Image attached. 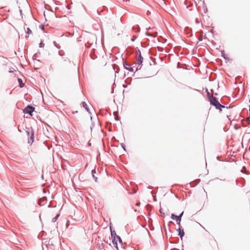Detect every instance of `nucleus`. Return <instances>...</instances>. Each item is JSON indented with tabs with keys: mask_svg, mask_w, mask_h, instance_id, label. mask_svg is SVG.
<instances>
[{
	"mask_svg": "<svg viewBox=\"0 0 250 250\" xmlns=\"http://www.w3.org/2000/svg\"><path fill=\"white\" fill-rule=\"evenodd\" d=\"M47 213L49 217H53L52 219V222H55L60 216V214L57 211V209L55 208L49 209L47 211Z\"/></svg>",
	"mask_w": 250,
	"mask_h": 250,
	"instance_id": "nucleus-1",
	"label": "nucleus"
},
{
	"mask_svg": "<svg viewBox=\"0 0 250 250\" xmlns=\"http://www.w3.org/2000/svg\"><path fill=\"white\" fill-rule=\"evenodd\" d=\"M210 104L216 107L217 109H219L220 111H222V108H225V106L221 104L217 101L216 98L212 97L209 99Z\"/></svg>",
	"mask_w": 250,
	"mask_h": 250,
	"instance_id": "nucleus-2",
	"label": "nucleus"
},
{
	"mask_svg": "<svg viewBox=\"0 0 250 250\" xmlns=\"http://www.w3.org/2000/svg\"><path fill=\"white\" fill-rule=\"evenodd\" d=\"M111 239L112 240L113 245L114 246V247L118 249L117 240H119V242L122 243V241L121 238L119 236H114L113 233L111 232Z\"/></svg>",
	"mask_w": 250,
	"mask_h": 250,
	"instance_id": "nucleus-3",
	"label": "nucleus"
},
{
	"mask_svg": "<svg viewBox=\"0 0 250 250\" xmlns=\"http://www.w3.org/2000/svg\"><path fill=\"white\" fill-rule=\"evenodd\" d=\"M27 135L30 139L28 140V143L32 144L33 142V138H34V132L32 130H29L28 131H26Z\"/></svg>",
	"mask_w": 250,
	"mask_h": 250,
	"instance_id": "nucleus-4",
	"label": "nucleus"
},
{
	"mask_svg": "<svg viewBox=\"0 0 250 250\" xmlns=\"http://www.w3.org/2000/svg\"><path fill=\"white\" fill-rule=\"evenodd\" d=\"M34 110V108L31 106H27L23 110V112L25 113H28L30 115H32V113Z\"/></svg>",
	"mask_w": 250,
	"mask_h": 250,
	"instance_id": "nucleus-5",
	"label": "nucleus"
},
{
	"mask_svg": "<svg viewBox=\"0 0 250 250\" xmlns=\"http://www.w3.org/2000/svg\"><path fill=\"white\" fill-rule=\"evenodd\" d=\"M171 217L173 220H175L178 224L180 225V223L181 220L180 219V216H176L174 214H172Z\"/></svg>",
	"mask_w": 250,
	"mask_h": 250,
	"instance_id": "nucleus-6",
	"label": "nucleus"
},
{
	"mask_svg": "<svg viewBox=\"0 0 250 250\" xmlns=\"http://www.w3.org/2000/svg\"><path fill=\"white\" fill-rule=\"evenodd\" d=\"M143 61V58L141 56V53L140 52L138 57L137 58V64L140 65V64H142Z\"/></svg>",
	"mask_w": 250,
	"mask_h": 250,
	"instance_id": "nucleus-7",
	"label": "nucleus"
},
{
	"mask_svg": "<svg viewBox=\"0 0 250 250\" xmlns=\"http://www.w3.org/2000/svg\"><path fill=\"white\" fill-rule=\"evenodd\" d=\"M179 235L180 236V237L182 238V237L184 235V232L183 230H181L180 228L179 229Z\"/></svg>",
	"mask_w": 250,
	"mask_h": 250,
	"instance_id": "nucleus-8",
	"label": "nucleus"
},
{
	"mask_svg": "<svg viewBox=\"0 0 250 250\" xmlns=\"http://www.w3.org/2000/svg\"><path fill=\"white\" fill-rule=\"evenodd\" d=\"M18 82L19 83L21 87H22L24 84L22 83V81L21 79H18Z\"/></svg>",
	"mask_w": 250,
	"mask_h": 250,
	"instance_id": "nucleus-9",
	"label": "nucleus"
},
{
	"mask_svg": "<svg viewBox=\"0 0 250 250\" xmlns=\"http://www.w3.org/2000/svg\"><path fill=\"white\" fill-rule=\"evenodd\" d=\"M83 107L88 111L89 112V109L87 107V105L85 102H83Z\"/></svg>",
	"mask_w": 250,
	"mask_h": 250,
	"instance_id": "nucleus-10",
	"label": "nucleus"
},
{
	"mask_svg": "<svg viewBox=\"0 0 250 250\" xmlns=\"http://www.w3.org/2000/svg\"><path fill=\"white\" fill-rule=\"evenodd\" d=\"M26 33L29 35V34H32V31L30 30V29L29 28H27V30L26 31Z\"/></svg>",
	"mask_w": 250,
	"mask_h": 250,
	"instance_id": "nucleus-11",
	"label": "nucleus"
},
{
	"mask_svg": "<svg viewBox=\"0 0 250 250\" xmlns=\"http://www.w3.org/2000/svg\"><path fill=\"white\" fill-rule=\"evenodd\" d=\"M92 173H93V177H94V173H96V170L95 169H93L92 170Z\"/></svg>",
	"mask_w": 250,
	"mask_h": 250,
	"instance_id": "nucleus-12",
	"label": "nucleus"
},
{
	"mask_svg": "<svg viewBox=\"0 0 250 250\" xmlns=\"http://www.w3.org/2000/svg\"><path fill=\"white\" fill-rule=\"evenodd\" d=\"M184 213V212H182L178 216H180V219H181V217Z\"/></svg>",
	"mask_w": 250,
	"mask_h": 250,
	"instance_id": "nucleus-13",
	"label": "nucleus"
},
{
	"mask_svg": "<svg viewBox=\"0 0 250 250\" xmlns=\"http://www.w3.org/2000/svg\"><path fill=\"white\" fill-rule=\"evenodd\" d=\"M40 27L43 30V26L42 25H40Z\"/></svg>",
	"mask_w": 250,
	"mask_h": 250,
	"instance_id": "nucleus-14",
	"label": "nucleus"
},
{
	"mask_svg": "<svg viewBox=\"0 0 250 250\" xmlns=\"http://www.w3.org/2000/svg\"><path fill=\"white\" fill-rule=\"evenodd\" d=\"M41 200H40L39 201V204L40 205V204H41Z\"/></svg>",
	"mask_w": 250,
	"mask_h": 250,
	"instance_id": "nucleus-15",
	"label": "nucleus"
},
{
	"mask_svg": "<svg viewBox=\"0 0 250 250\" xmlns=\"http://www.w3.org/2000/svg\"><path fill=\"white\" fill-rule=\"evenodd\" d=\"M97 178H95V181H97Z\"/></svg>",
	"mask_w": 250,
	"mask_h": 250,
	"instance_id": "nucleus-16",
	"label": "nucleus"
},
{
	"mask_svg": "<svg viewBox=\"0 0 250 250\" xmlns=\"http://www.w3.org/2000/svg\"><path fill=\"white\" fill-rule=\"evenodd\" d=\"M40 46H42V43H40Z\"/></svg>",
	"mask_w": 250,
	"mask_h": 250,
	"instance_id": "nucleus-17",
	"label": "nucleus"
},
{
	"mask_svg": "<svg viewBox=\"0 0 250 250\" xmlns=\"http://www.w3.org/2000/svg\"><path fill=\"white\" fill-rule=\"evenodd\" d=\"M140 203H138L137 204V205L139 206L140 205Z\"/></svg>",
	"mask_w": 250,
	"mask_h": 250,
	"instance_id": "nucleus-18",
	"label": "nucleus"
}]
</instances>
